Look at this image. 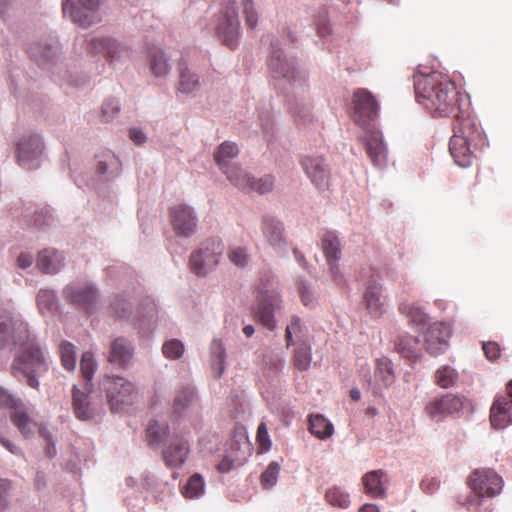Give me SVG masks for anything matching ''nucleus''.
Wrapping results in <instances>:
<instances>
[{
	"label": "nucleus",
	"instance_id": "nucleus-59",
	"mask_svg": "<svg viewBox=\"0 0 512 512\" xmlns=\"http://www.w3.org/2000/svg\"><path fill=\"white\" fill-rule=\"evenodd\" d=\"M120 112V105L114 98H110L102 104L101 117L104 122L112 121Z\"/></svg>",
	"mask_w": 512,
	"mask_h": 512
},
{
	"label": "nucleus",
	"instance_id": "nucleus-54",
	"mask_svg": "<svg viewBox=\"0 0 512 512\" xmlns=\"http://www.w3.org/2000/svg\"><path fill=\"white\" fill-rule=\"evenodd\" d=\"M325 497L332 506L346 509L350 505V495L339 487L328 489Z\"/></svg>",
	"mask_w": 512,
	"mask_h": 512
},
{
	"label": "nucleus",
	"instance_id": "nucleus-42",
	"mask_svg": "<svg viewBox=\"0 0 512 512\" xmlns=\"http://www.w3.org/2000/svg\"><path fill=\"white\" fill-rule=\"evenodd\" d=\"M400 312L405 315L409 322L417 329H424L428 319L427 314L419 307L414 306L408 302H402L399 305Z\"/></svg>",
	"mask_w": 512,
	"mask_h": 512
},
{
	"label": "nucleus",
	"instance_id": "nucleus-27",
	"mask_svg": "<svg viewBox=\"0 0 512 512\" xmlns=\"http://www.w3.org/2000/svg\"><path fill=\"white\" fill-rule=\"evenodd\" d=\"M198 393L192 384H185L175 391L172 402L173 413L182 416L198 403Z\"/></svg>",
	"mask_w": 512,
	"mask_h": 512
},
{
	"label": "nucleus",
	"instance_id": "nucleus-39",
	"mask_svg": "<svg viewBox=\"0 0 512 512\" xmlns=\"http://www.w3.org/2000/svg\"><path fill=\"white\" fill-rule=\"evenodd\" d=\"M308 429L311 434L321 440L331 437L334 432L333 424L321 414L309 416Z\"/></svg>",
	"mask_w": 512,
	"mask_h": 512
},
{
	"label": "nucleus",
	"instance_id": "nucleus-22",
	"mask_svg": "<svg viewBox=\"0 0 512 512\" xmlns=\"http://www.w3.org/2000/svg\"><path fill=\"white\" fill-rule=\"evenodd\" d=\"M301 165L318 190H325L330 182V167L322 156L306 155L301 160Z\"/></svg>",
	"mask_w": 512,
	"mask_h": 512
},
{
	"label": "nucleus",
	"instance_id": "nucleus-28",
	"mask_svg": "<svg viewBox=\"0 0 512 512\" xmlns=\"http://www.w3.org/2000/svg\"><path fill=\"white\" fill-rule=\"evenodd\" d=\"M147 61L156 78H165L171 71L170 57L160 47L152 46L148 49Z\"/></svg>",
	"mask_w": 512,
	"mask_h": 512
},
{
	"label": "nucleus",
	"instance_id": "nucleus-53",
	"mask_svg": "<svg viewBox=\"0 0 512 512\" xmlns=\"http://www.w3.org/2000/svg\"><path fill=\"white\" fill-rule=\"evenodd\" d=\"M59 352L63 367L68 371L74 370L76 366L75 346L68 341H62L59 346Z\"/></svg>",
	"mask_w": 512,
	"mask_h": 512
},
{
	"label": "nucleus",
	"instance_id": "nucleus-30",
	"mask_svg": "<svg viewBox=\"0 0 512 512\" xmlns=\"http://www.w3.org/2000/svg\"><path fill=\"white\" fill-rule=\"evenodd\" d=\"M158 308L154 301H148L141 306L137 328L142 336L151 335L157 324Z\"/></svg>",
	"mask_w": 512,
	"mask_h": 512
},
{
	"label": "nucleus",
	"instance_id": "nucleus-35",
	"mask_svg": "<svg viewBox=\"0 0 512 512\" xmlns=\"http://www.w3.org/2000/svg\"><path fill=\"white\" fill-rule=\"evenodd\" d=\"M36 303L42 315H54L59 310L57 293L48 288H41L36 295Z\"/></svg>",
	"mask_w": 512,
	"mask_h": 512
},
{
	"label": "nucleus",
	"instance_id": "nucleus-33",
	"mask_svg": "<svg viewBox=\"0 0 512 512\" xmlns=\"http://www.w3.org/2000/svg\"><path fill=\"white\" fill-rule=\"evenodd\" d=\"M226 349L220 339H213L210 344V364L215 378H220L225 371Z\"/></svg>",
	"mask_w": 512,
	"mask_h": 512
},
{
	"label": "nucleus",
	"instance_id": "nucleus-3",
	"mask_svg": "<svg viewBox=\"0 0 512 512\" xmlns=\"http://www.w3.org/2000/svg\"><path fill=\"white\" fill-rule=\"evenodd\" d=\"M282 299L279 288L270 276H263L257 286L256 304L253 308L255 318L267 329L274 330V314L281 308Z\"/></svg>",
	"mask_w": 512,
	"mask_h": 512
},
{
	"label": "nucleus",
	"instance_id": "nucleus-32",
	"mask_svg": "<svg viewBox=\"0 0 512 512\" xmlns=\"http://www.w3.org/2000/svg\"><path fill=\"white\" fill-rule=\"evenodd\" d=\"M72 401L75 416L79 420L87 421L94 417V409L90 405L88 394L81 391L76 386L73 387Z\"/></svg>",
	"mask_w": 512,
	"mask_h": 512
},
{
	"label": "nucleus",
	"instance_id": "nucleus-9",
	"mask_svg": "<svg viewBox=\"0 0 512 512\" xmlns=\"http://www.w3.org/2000/svg\"><path fill=\"white\" fill-rule=\"evenodd\" d=\"M224 252V244L219 238H209L201 243L199 249L190 256L191 270L198 276H204L217 267Z\"/></svg>",
	"mask_w": 512,
	"mask_h": 512
},
{
	"label": "nucleus",
	"instance_id": "nucleus-11",
	"mask_svg": "<svg viewBox=\"0 0 512 512\" xmlns=\"http://www.w3.org/2000/svg\"><path fill=\"white\" fill-rule=\"evenodd\" d=\"M65 17L82 28H88L101 21L100 0H62Z\"/></svg>",
	"mask_w": 512,
	"mask_h": 512
},
{
	"label": "nucleus",
	"instance_id": "nucleus-47",
	"mask_svg": "<svg viewBox=\"0 0 512 512\" xmlns=\"http://www.w3.org/2000/svg\"><path fill=\"white\" fill-rule=\"evenodd\" d=\"M204 492L205 482L198 473L193 474L182 488V494L189 499H198L204 495Z\"/></svg>",
	"mask_w": 512,
	"mask_h": 512
},
{
	"label": "nucleus",
	"instance_id": "nucleus-7",
	"mask_svg": "<svg viewBox=\"0 0 512 512\" xmlns=\"http://www.w3.org/2000/svg\"><path fill=\"white\" fill-rule=\"evenodd\" d=\"M28 323L21 315L0 312V350L12 351L31 340Z\"/></svg>",
	"mask_w": 512,
	"mask_h": 512
},
{
	"label": "nucleus",
	"instance_id": "nucleus-38",
	"mask_svg": "<svg viewBox=\"0 0 512 512\" xmlns=\"http://www.w3.org/2000/svg\"><path fill=\"white\" fill-rule=\"evenodd\" d=\"M321 245L327 262H338L340 260V241L338 236L334 232H325L321 239Z\"/></svg>",
	"mask_w": 512,
	"mask_h": 512
},
{
	"label": "nucleus",
	"instance_id": "nucleus-63",
	"mask_svg": "<svg viewBox=\"0 0 512 512\" xmlns=\"http://www.w3.org/2000/svg\"><path fill=\"white\" fill-rule=\"evenodd\" d=\"M257 441L263 451H268L272 446L267 426L264 422H261L257 428Z\"/></svg>",
	"mask_w": 512,
	"mask_h": 512
},
{
	"label": "nucleus",
	"instance_id": "nucleus-1",
	"mask_svg": "<svg viewBox=\"0 0 512 512\" xmlns=\"http://www.w3.org/2000/svg\"><path fill=\"white\" fill-rule=\"evenodd\" d=\"M436 92L433 101L425 102V109L438 117H455L449 151L459 167L467 168L472 164L474 149L484 145L482 132L463 110L454 82L449 79L442 81Z\"/></svg>",
	"mask_w": 512,
	"mask_h": 512
},
{
	"label": "nucleus",
	"instance_id": "nucleus-51",
	"mask_svg": "<svg viewBox=\"0 0 512 512\" xmlns=\"http://www.w3.org/2000/svg\"><path fill=\"white\" fill-rule=\"evenodd\" d=\"M311 360V347L306 341H302L295 349L294 366L300 371H305L310 367Z\"/></svg>",
	"mask_w": 512,
	"mask_h": 512
},
{
	"label": "nucleus",
	"instance_id": "nucleus-20",
	"mask_svg": "<svg viewBox=\"0 0 512 512\" xmlns=\"http://www.w3.org/2000/svg\"><path fill=\"white\" fill-rule=\"evenodd\" d=\"M135 345L132 340L119 336L111 341L108 362L120 369H130L134 365Z\"/></svg>",
	"mask_w": 512,
	"mask_h": 512
},
{
	"label": "nucleus",
	"instance_id": "nucleus-46",
	"mask_svg": "<svg viewBox=\"0 0 512 512\" xmlns=\"http://www.w3.org/2000/svg\"><path fill=\"white\" fill-rule=\"evenodd\" d=\"M120 163L116 156L107 153L98 161L97 173L105 176L106 180L112 179L119 174Z\"/></svg>",
	"mask_w": 512,
	"mask_h": 512
},
{
	"label": "nucleus",
	"instance_id": "nucleus-52",
	"mask_svg": "<svg viewBox=\"0 0 512 512\" xmlns=\"http://www.w3.org/2000/svg\"><path fill=\"white\" fill-rule=\"evenodd\" d=\"M161 351L166 359L179 360L185 352V345L181 340L172 338L163 343Z\"/></svg>",
	"mask_w": 512,
	"mask_h": 512
},
{
	"label": "nucleus",
	"instance_id": "nucleus-19",
	"mask_svg": "<svg viewBox=\"0 0 512 512\" xmlns=\"http://www.w3.org/2000/svg\"><path fill=\"white\" fill-rule=\"evenodd\" d=\"M447 80L446 76L437 71L416 73L414 75V88L418 103L425 108V102L433 101V96L437 93V89L440 88V84H442V81Z\"/></svg>",
	"mask_w": 512,
	"mask_h": 512
},
{
	"label": "nucleus",
	"instance_id": "nucleus-37",
	"mask_svg": "<svg viewBox=\"0 0 512 512\" xmlns=\"http://www.w3.org/2000/svg\"><path fill=\"white\" fill-rule=\"evenodd\" d=\"M238 147L234 142L225 141L220 144L214 153V160L218 167L223 171L229 168L232 160L238 155Z\"/></svg>",
	"mask_w": 512,
	"mask_h": 512
},
{
	"label": "nucleus",
	"instance_id": "nucleus-40",
	"mask_svg": "<svg viewBox=\"0 0 512 512\" xmlns=\"http://www.w3.org/2000/svg\"><path fill=\"white\" fill-rule=\"evenodd\" d=\"M26 222L36 229H44L54 224L55 218L48 207L35 209L32 213L25 214Z\"/></svg>",
	"mask_w": 512,
	"mask_h": 512
},
{
	"label": "nucleus",
	"instance_id": "nucleus-29",
	"mask_svg": "<svg viewBox=\"0 0 512 512\" xmlns=\"http://www.w3.org/2000/svg\"><path fill=\"white\" fill-rule=\"evenodd\" d=\"M65 257L56 249L48 248L39 252L37 267L46 274H57L64 267Z\"/></svg>",
	"mask_w": 512,
	"mask_h": 512
},
{
	"label": "nucleus",
	"instance_id": "nucleus-12",
	"mask_svg": "<svg viewBox=\"0 0 512 512\" xmlns=\"http://www.w3.org/2000/svg\"><path fill=\"white\" fill-rule=\"evenodd\" d=\"M216 34L222 43L230 48L239 44L240 21L236 1L228 2L217 20Z\"/></svg>",
	"mask_w": 512,
	"mask_h": 512
},
{
	"label": "nucleus",
	"instance_id": "nucleus-44",
	"mask_svg": "<svg viewBox=\"0 0 512 512\" xmlns=\"http://www.w3.org/2000/svg\"><path fill=\"white\" fill-rule=\"evenodd\" d=\"M110 311L118 319H128L133 311V304L128 295H115L110 304Z\"/></svg>",
	"mask_w": 512,
	"mask_h": 512
},
{
	"label": "nucleus",
	"instance_id": "nucleus-41",
	"mask_svg": "<svg viewBox=\"0 0 512 512\" xmlns=\"http://www.w3.org/2000/svg\"><path fill=\"white\" fill-rule=\"evenodd\" d=\"M222 172L227 176V179L239 189L247 192V189L251 188V183H253L252 176L238 165H231Z\"/></svg>",
	"mask_w": 512,
	"mask_h": 512
},
{
	"label": "nucleus",
	"instance_id": "nucleus-57",
	"mask_svg": "<svg viewBox=\"0 0 512 512\" xmlns=\"http://www.w3.org/2000/svg\"><path fill=\"white\" fill-rule=\"evenodd\" d=\"M251 188L247 189V192L255 191L259 194H266L272 191L274 186V177L270 174L264 175L261 178H254L252 176Z\"/></svg>",
	"mask_w": 512,
	"mask_h": 512
},
{
	"label": "nucleus",
	"instance_id": "nucleus-34",
	"mask_svg": "<svg viewBox=\"0 0 512 512\" xmlns=\"http://www.w3.org/2000/svg\"><path fill=\"white\" fill-rule=\"evenodd\" d=\"M385 473L382 470H373L362 477L365 492L373 498H383L386 494V488L382 477Z\"/></svg>",
	"mask_w": 512,
	"mask_h": 512
},
{
	"label": "nucleus",
	"instance_id": "nucleus-8",
	"mask_svg": "<svg viewBox=\"0 0 512 512\" xmlns=\"http://www.w3.org/2000/svg\"><path fill=\"white\" fill-rule=\"evenodd\" d=\"M469 485L474 492L469 502L475 501L478 505H481L484 498H493L499 495L504 482L502 477L493 469L479 468L469 476Z\"/></svg>",
	"mask_w": 512,
	"mask_h": 512
},
{
	"label": "nucleus",
	"instance_id": "nucleus-60",
	"mask_svg": "<svg viewBox=\"0 0 512 512\" xmlns=\"http://www.w3.org/2000/svg\"><path fill=\"white\" fill-rule=\"evenodd\" d=\"M263 136L268 143L271 142L274 136V121L269 113L263 112L259 115Z\"/></svg>",
	"mask_w": 512,
	"mask_h": 512
},
{
	"label": "nucleus",
	"instance_id": "nucleus-56",
	"mask_svg": "<svg viewBox=\"0 0 512 512\" xmlns=\"http://www.w3.org/2000/svg\"><path fill=\"white\" fill-rule=\"evenodd\" d=\"M298 292L303 305L313 307L316 304V296L310 282L300 279L298 282Z\"/></svg>",
	"mask_w": 512,
	"mask_h": 512
},
{
	"label": "nucleus",
	"instance_id": "nucleus-55",
	"mask_svg": "<svg viewBox=\"0 0 512 512\" xmlns=\"http://www.w3.org/2000/svg\"><path fill=\"white\" fill-rule=\"evenodd\" d=\"M281 464L277 461L271 462L261 474V483L264 488L269 489L276 485Z\"/></svg>",
	"mask_w": 512,
	"mask_h": 512
},
{
	"label": "nucleus",
	"instance_id": "nucleus-16",
	"mask_svg": "<svg viewBox=\"0 0 512 512\" xmlns=\"http://www.w3.org/2000/svg\"><path fill=\"white\" fill-rule=\"evenodd\" d=\"M469 404V400L463 395L449 393L431 400L426 405L425 411L431 419L439 420L446 415L458 413Z\"/></svg>",
	"mask_w": 512,
	"mask_h": 512
},
{
	"label": "nucleus",
	"instance_id": "nucleus-61",
	"mask_svg": "<svg viewBox=\"0 0 512 512\" xmlns=\"http://www.w3.org/2000/svg\"><path fill=\"white\" fill-rule=\"evenodd\" d=\"M229 259L234 265L243 268L249 262V255L244 248L235 247L229 253Z\"/></svg>",
	"mask_w": 512,
	"mask_h": 512
},
{
	"label": "nucleus",
	"instance_id": "nucleus-17",
	"mask_svg": "<svg viewBox=\"0 0 512 512\" xmlns=\"http://www.w3.org/2000/svg\"><path fill=\"white\" fill-rule=\"evenodd\" d=\"M365 149L372 164L377 168H384L387 165L388 149L383 134L376 124L365 126Z\"/></svg>",
	"mask_w": 512,
	"mask_h": 512
},
{
	"label": "nucleus",
	"instance_id": "nucleus-5",
	"mask_svg": "<svg viewBox=\"0 0 512 512\" xmlns=\"http://www.w3.org/2000/svg\"><path fill=\"white\" fill-rule=\"evenodd\" d=\"M100 389L105 392L112 412L125 410L137 397L135 385L122 376H104L100 382Z\"/></svg>",
	"mask_w": 512,
	"mask_h": 512
},
{
	"label": "nucleus",
	"instance_id": "nucleus-15",
	"mask_svg": "<svg viewBox=\"0 0 512 512\" xmlns=\"http://www.w3.org/2000/svg\"><path fill=\"white\" fill-rule=\"evenodd\" d=\"M261 232L266 243L280 256L288 252L284 225L277 217L267 214L261 219Z\"/></svg>",
	"mask_w": 512,
	"mask_h": 512
},
{
	"label": "nucleus",
	"instance_id": "nucleus-31",
	"mask_svg": "<svg viewBox=\"0 0 512 512\" xmlns=\"http://www.w3.org/2000/svg\"><path fill=\"white\" fill-rule=\"evenodd\" d=\"M396 351L410 362H417L421 358L420 341L417 337L401 334L395 340Z\"/></svg>",
	"mask_w": 512,
	"mask_h": 512
},
{
	"label": "nucleus",
	"instance_id": "nucleus-43",
	"mask_svg": "<svg viewBox=\"0 0 512 512\" xmlns=\"http://www.w3.org/2000/svg\"><path fill=\"white\" fill-rule=\"evenodd\" d=\"M169 427L166 423H160L157 420H151L146 429V439L149 446L160 445L168 436Z\"/></svg>",
	"mask_w": 512,
	"mask_h": 512
},
{
	"label": "nucleus",
	"instance_id": "nucleus-62",
	"mask_svg": "<svg viewBox=\"0 0 512 512\" xmlns=\"http://www.w3.org/2000/svg\"><path fill=\"white\" fill-rule=\"evenodd\" d=\"M291 113L295 117L296 121L303 123L304 125L312 120L310 109L308 105H293L290 107Z\"/></svg>",
	"mask_w": 512,
	"mask_h": 512
},
{
	"label": "nucleus",
	"instance_id": "nucleus-49",
	"mask_svg": "<svg viewBox=\"0 0 512 512\" xmlns=\"http://www.w3.org/2000/svg\"><path fill=\"white\" fill-rule=\"evenodd\" d=\"M375 377L385 387H389L394 383L395 375L390 359L386 357L377 359Z\"/></svg>",
	"mask_w": 512,
	"mask_h": 512
},
{
	"label": "nucleus",
	"instance_id": "nucleus-48",
	"mask_svg": "<svg viewBox=\"0 0 512 512\" xmlns=\"http://www.w3.org/2000/svg\"><path fill=\"white\" fill-rule=\"evenodd\" d=\"M459 381V373L453 367L444 365L435 372V382L441 388L447 389L454 387Z\"/></svg>",
	"mask_w": 512,
	"mask_h": 512
},
{
	"label": "nucleus",
	"instance_id": "nucleus-25",
	"mask_svg": "<svg viewBox=\"0 0 512 512\" xmlns=\"http://www.w3.org/2000/svg\"><path fill=\"white\" fill-rule=\"evenodd\" d=\"M190 453L189 441L183 436H173L162 451L165 464L170 468L181 467Z\"/></svg>",
	"mask_w": 512,
	"mask_h": 512
},
{
	"label": "nucleus",
	"instance_id": "nucleus-36",
	"mask_svg": "<svg viewBox=\"0 0 512 512\" xmlns=\"http://www.w3.org/2000/svg\"><path fill=\"white\" fill-rule=\"evenodd\" d=\"M21 406L22 402L20 401V404L17 408H12L13 412L11 413L10 417L13 424L18 428L20 433L25 438H30L34 435L37 424L24 410L21 409Z\"/></svg>",
	"mask_w": 512,
	"mask_h": 512
},
{
	"label": "nucleus",
	"instance_id": "nucleus-45",
	"mask_svg": "<svg viewBox=\"0 0 512 512\" xmlns=\"http://www.w3.org/2000/svg\"><path fill=\"white\" fill-rule=\"evenodd\" d=\"M180 82L179 91L185 94H191L199 90L200 83L196 74L189 71L184 63L179 64Z\"/></svg>",
	"mask_w": 512,
	"mask_h": 512
},
{
	"label": "nucleus",
	"instance_id": "nucleus-18",
	"mask_svg": "<svg viewBox=\"0 0 512 512\" xmlns=\"http://www.w3.org/2000/svg\"><path fill=\"white\" fill-rule=\"evenodd\" d=\"M30 58L42 69L49 70L61 58V46L56 38L41 40L33 44L28 51Z\"/></svg>",
	"mask_w": 512,
	"mask_h": 512
},
{
	"label": "nucleus",
	"instance_id": "nucleus-2",
	"mask_svg": "<svg viewBox=\"0 0 512 512\" xmlns=\"http://www.w3.org/2000/svg\"><path fill=\"white\" fill-rule=\"evenodd\" d=\"M22 352L13 360L12 374L29 387L38 390L40 377L48 371V362L39 345L31 339L21 346Z\"/></svg>",
	"mask_w": 512,
	"mask_h": 512
},
{
	"label": "nucleus",
	"instance_id": "nucleus-14",
	"mask_svg": "<svg viewBox=\"0 0 512 512\" xmlns=\"http://www.w3.org/2000/svg\"><path fill=\"white\" fill-rule=\"evenodd\" d=\"M355 123L362 129L365 126L376 124L379 105L374 96L366 89H357L353 95Z\"/></svg>",
	"mask_w": 512,
	"mask_h": 512
},
{
	"label": "nucleus",
	"instance_id": "nucleus-23",
	"mask_svg": "<svg viewBox=\"0 0 512 512\" xmlns=\"http://www.w3.org/2000/svg\"><path fill=\"white\" fill-rule=\"evenodd\" d=\"M451 328L447 323L435 322L427 328L424 342L426 350L431 355L444 353L449 345Z\"/></svg>",
	"mask_w": 512,
	"mask_h": 512
},
{
	"label": "nucleus",
	"instance_id": "nucleus-4",
	"mask_svg": "<svg viewBox=\"0 0 512 512\" xmlns=\"http://www.w3.org/2000/svg\"><path fill=\"white\" fill-rule=\"evenodd\" d=\"M269 69L274 79L291 87L301 86L305 82V75L300 70L297 59L285 53L279 40L271 42Z\"/></svg>",
	"mask_w": 512,
	"mask_h": 512
},
{
	"label": "nucleus",
	"instance_id": "nucleus-21",
	"mask_svg": "<svg viewBox=\"0 0 512 512\" xmlns=\"http://www.w3.org/2000/svg\"><path fill=\"white\" fill-rule=\"evenodd\" d=\"M171 225L177 236L189 238L197 229L198 218L194 209L181 204L174 207L170 213Z\"/></svg>",
	"mask_w": 512,
	"mask_h": 512
},
{
	"label": "nucleus",
	"instance_id": "nucleus-26",
	"mask_svg": "<svg viewBox=\"0 0 512 512\" xmlns=\"http://www.w3.org/2000/svg\"><path fill=\"white\" fill-rule=\"evenodd\" d=\"M364 303L372 317H379L384 311L385 298L383 296L382 284L374 276L368 280L364 294Z\"/></svg>",
	"mask_w": 512,
	"mask_h": 512
},
{
	"label": "nucleus",
	"instance_id": "nucleus-13",
	"mask_svg": "<svg viewBox=\"0 0 512 512\" xmlns=\"http://www.w3.org/2000/svg\"><path fill=\"white\" fill-rule=\"evenodd\" d=\"M44 143L39 134L24 135L18 142L17 159L21 167L32 170L41 165Z\"/></svg>",
	"mask_w": 512,
	"mask_h": 512
},
{
	"label": "nucleus",
	"instance_id": "nucleus-58",
	"mask_svg": "<svg viewBox=\"0 0 512 512\" xmlns=\"http://www.w3.org/2000/svg\"><path fill=\"white\" fill-rule=\"evenodd\" d=\"M247 27L254 29L258 24V13L253 0H240Z\"/></svg>",
	"mask_w": 512,
	"mask_h": 512
},
{
	"label": "nucleus",
	"instance_id": "nucleus-10",
	"mask_svg": "<svg viewBox=\"0 0 512 512\" xmlns=\"http://www.w3.org/2000/svg\"><path fill=\"white\" fill-rule=\"evenodd\" d=\"M62 296L73 307L92 313L97 308L99 290L94 283L79 280L68 283L63 288Z\"/></svg>",
	"mask_w": 512,
	"mask_h": 512
},
{
	"label": "nucleus",
	"instance_id": "nucleus-6",
	"mask_svg": "<svg viewBox=\"0 0 512 512\" xmlns=\"http://www.w3.org/2000/svg\"><path fill=\"white\" fill-rule=\"evenodd\" d=\"M88 53H103L113 68H122L130 58V49L122 42L108 36H87L79 39Z\"/></svg>",
	"mask_w": 512,
	"mask_h": 512
},
{
	"label": "nucleus",
	"instance_id": "nucleus-64",
	"mask_svg": "<svg viewBox=\"0 0 512 512\" xmlns=\"http://www.w3.org/2000/svg\"><path fill=\"white\" fill-rule=\"evenodd\" d=\"M20 404V399L10 393L8 390L0 387V407L17 408Z\"/></svg>",
	"mask_w": 512,
	"mask_h": 512
},
{
	"label": "nucleus",
	"instance_id": "nucleus-24",
	"mask_svg": "<svg viewBox=\"0 0 512 512\" xmlns=\"http://www.w3.org/2000/svg\"><path fill=\"white\" fill-rule=\"evenodd\" d=\"M511 392L497 395L490 409V422L496 429H504L512 424V389Z\"/></svg>",
	"mask_w": 512,
	"mask_h": 512
},
{
	"label": "nucleus",
	"instance_id": "nucleus-50",
	"mask_svg": "<svg viewBox=\"0 0 512 512\" xmlns=\"http://www.w3.org/2000/svg\"><path fill=\"white\" fill-rule=\"evenodd\" d=\"M80 370L84 380L86 381L85 389L89 392L92 387V379L96 370V361L91 352L86 351L82 354Z\"/></svg>",
	"mask_w": 512,
	"mask_h": 512
}]
</instances>
